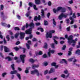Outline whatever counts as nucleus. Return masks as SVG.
Segmentation results:
<instances>
[{"mask_svg":"<svg viewBox=\"0 0 80 80\" xmlns=\"http://www.w3.org/2000/svg\"><path fill=\"white\" fill-rule=\"evenodd\" d=\"M50 53L51 52L49 51L48 53V55L49 57H51V53Z\"/></svg>","mask_w":80,"mask_h":80,"instance_id":"nucleus-45","label":"nucleus"},{"mask_svg":"<svg viewBox=\"0 0 80 80\" xmlns=\"http://www.w3.org/2000/svg\"><path fill=\"white\" fill-rule=\"evenodd\" d=\"M38 67H39L38 65H35L34 64V65H32V68H33V69H35V68H38Z\"/></svg>","mask_w":80,"mask_h":80,"instance_id":"nucleus-23","label":"nucleus"},{"mask_svg":"<svg viewBox=\"0 0 80 80\" xmlns=\"http://www.w3.org/2000/svg\"><path fill=\"white\" fill-rule=\"evenodd\" d=\"M34 3L36 5H39L41 3L40 0H35Z\"/></svg>","mask_w":80,"mask_h":80,"instance_id":"nucleus-12","label":"nucleus"},{"mask_svg":"<svg viewBox=\"0 0 80 80\" xmlns=\"http://www.w3.org/2000/svg\"><path fill=\"white\" fill-rule=\"evenodd\" d=\"M65 43V41H61L60 42V43L61 44H62Z\"/></svg>","mask_w":80,"mask_h":80,"instance_id":"nucleus-58","label":"nucleus"},{"mask_svg":"<svg viewBox=\"0 0 80 80\" xmlns=\"http://www.w3.org/2000/svg\"><path fill=\"white\" fill-rule=\"evenodd\" d=\"M53 39L54 41V43H55L56 44H58V42H57V40H56L54 38H53Z\"/></svg>","mask_w":80,"mask_h":80,"instance_id":"nucleus-49","label":"nucleus"},{"mask_svg":"<svg viewBox=\"0 0 80 80\" xmlns=\"http://www.w3.org/2000/svg\"><path fill=\"white\" fill-rule=\"evenodd\" d=\"M41 13L42 16L43 17H45V12H44V11L43 9H42L41 10Z\"/></svg>","mask_w":80,"mask_h":80,"instance_id":"nucleus-22","label":"nucleus"},{"mask_svg":"<svg viewBox=\"0 0 80 80\" xmlns=\"http://www.w3.org/2000/svg\"><path fill=\"white\" fill-rule=\"evenodd\" d=\"M69 52H72V50H73V48H69Z\"/></svg>","mask_w":80,"mask_h":80,"instance_id":"nucleus-60","label":"nucleus"},{"mask_svg":"<svg viewBox=\"0 0 80 80\" xmlns=\"http://www.w3.org/2000/svg\"><path fill=\"white\" fill-rule=\"evenodd\" d=\"M35 54L36 56L38 55H42L43 54V52H42L40 51L38 53L36 52Z\"/></svg>","mask_w":80,"mask_h":80,"instance_id":"nucleus-20","label":"nucleus"},{"mask_svg":"<svg viewBox=\"0 0 80 80\" xmlns=\"http://www.w3.org/2000/svg\"><path fill=\"white\" fill-rule=\"evenodd\" d=\"M11 68L12 69V70H15V65L14 64H12L11 65Z\"/></svg>","mask_w":80,"mask_h":80,"instance_id":"nucleus-35","label":"nucleus"},{"mask_svg":"<svg viewBox=\"0 0 80 80\" xmlns=\"http://www.w3.org/2000/svg\"><path fill=\"white\" fill-rule=\"evenodd\" d=\"M32 32V29L31 28H29V29L26 30L25 31L26 33L28 35H31Z\"/></svg>","mask_w":80,"mask_h":80,"instance_id":"nucleus-5","label":"nucleus"},{"mask_svg":"<svg viewBox=\"0 0 80 80\" xmlns=\"http://www.w3.org/2000/svg\"><path fill=\"white\" fill-rule=\"evenodd\" d=\"M17 77L19 78V80H21V76L20 74L19 73H17L16 74Z\"/></svg>","mask_w":80,"mask_h":80,"instance_id":"nucleus-26","label":"nucleus"},{"mask_svg":"<svg viewBox=\"0 0 80 80\" xmlns=\"http://www.w3.org/2000/svg\"><path fill=\"white\" fill-rule=\"evenodd\" d=\"M26 57L25 55H20V58L23 63L25 62V58Z\"/></svg>","mask_w":80,"mask_h":80,"instance_id":"nucleus-4","label":"nucleus"},{"mask_svg":"<svg viewBox=\"0 0 80 80\" xmlns=\"http://www.w3.org/2000/svg\"><path fill=\"white\" fill-rule=\"evenodd\" d=\"M4 52L6 53H7V52H10V50L9 49L5 46H4Z\"/></svg>","mask_w":80,"mask_h":80,"instance_id":"nucleus-10","label":"nucleus"},{"mask_svg":"<svg viewBox=\"0 0 80 80\" xmlns=\"http://www.w3.org/2000/svg\"><path fill=\"white\" fill-rule=\"evenodd\" d=\"M69 75H70V73H68L67 76H65V74H62L61 75V77H62V78H68V77H69Z\"/></svg>","mask_w":80,"mask_h":80,"instance_id":"nucleus-14","label":"nucleus"},{"mask_svg":"<svg viewBox=\"0 0 80 80\" xmlns=\"http://www.w3.org/2000/svg\"><path fill=\"white\" fill-rule=\"evenodd\" d=\"M42 58H47V54H44L42 55Z\"/></svg>","mask_w":80,"mask_h":80,"instance_id":"nucleus-41","label":"nucleus"},{"mask_svg":"<svg viewBox=\"0 0 80 80\" xmlns=\"http://www.w3.org/2000/svg\"><path fill=\"white\" fill-rule=\"evenodd\" d=\"M32 41L33 42H35V41H37V39L35 38H34L33 39H32Z\"/></svg>","mask_w":80,"mask_h":80,"instance_id":"nucleus-62","label":"nucleus"},{"mask_svg":"<svg viewBox=\"0 0 80 80\" xmlns=\"http://www.w3.org/2000/svg\"><path fill=\"white\" fill-rule=\"evenodd\" d=\"M45 45L43 47V48H45V49H47V47H48V45L47 44V43L46 42H45L44 43Z\"/></svg>","mask_w":80,"mask_h":80,"instance_id":"nucleus-27","label":"nucleus"},{"mask_svg":"<svg viewBox=\"0 0 80 80\" xmlns=\"http://www.w3.org/2000/svg\"><path fill=\"white\" fill-rule=\"evenodd\" d=\"M0 8L2 10H3V8H4V6H3V5H1Z\"/></svg>","mask_w":80,"mask_h":80,"instance_id":"nucleus-43","label":"nucleus"},{"mask_svg":"<svg viewBox=\"0 0 80 80\" xmlns=\"http://www.w3.org/2000/svg\"><path fill=\"white\" fill-rule=\"evenodd\" d=\"M26 47L28 50H29L30 49V45L29 44L26 43Z\"/></svg>","mask_w":80,"mask_h":80,"instance_id":"nucleus-38","label":"nucleus"},{"mask_svg":"<svg viewBox=\"0 0 80 80\" xmlns=\"http://www.w3.org/2000/svg\"><path fill=\"white\" fill-rule=\"evenodd\" d=\"M48 51H49L51 53H52V54H53V53H54L55 52V50H51V49L50 48L49 49Z\"/></svg>","mask_w":80,"mask_h":80,"instance_id":"nucleus-18","label":"nucleus"},{"mask_svg":"<svg viewBox=\"0 0 80 80\" xmlns=\"http://www.w3.org/2000/svg\"><path fill=\"white\" fill-rule=\"evenodd\" d=\"M28 5L29 7H32L33 6V3L32 2H29L28 3Z\"/></svg>","mask_w":80,"mask_h":80,"instance_id":"nucleus-24","label":"nucleus"},{"mask_svg":"<svg viewBox=\"0 0 80 80\" xmlns=\"http://www.w3.org/2000/svg\"><path fill=\"white\" fill-rule=\"evenodd\" d=\"M29 61L30 62H31V63H34L35 60H33V59L32 58H30L29 59Z\"/></svg>","mask_w":80,"mask_h":80,"instance_id":"nucleus-25","label":"nucleus"},{"mask_svg":"<svg viewBox=\"0 0 80 80\" xmlns=\"http://www.w3.org/2000/svg\"><path fill=\"white\" fill-rule=\"evenodd\" d=\"M73 18H76V16H75V13H73L72 15Z\"/></svg>","mask_w":80,"mask_h":80,"instance_id":"nucleus-55","label":"nucleus"},{"mask_svg":"<svg viewBox=\"0 0 80 80\" xmlns=\"http://www.w3.org/2000/svg\"><path fill=\"white\" fill-rule=\"evenodd\" d=\"M61 9V8L58 7V8L57 9H55L54 8L53 9V12L54 13H57V12H59L60 10V9Z\"/></svg>","mask_w":80,"mask_h":80,"instance_id":"nucleus-9","label":"nucleus"},{"mask_svg":"<svg viewBox=\"0 0 80 80\" xmlns=\"http://www.w3.org/2000/svg\"><path fill=\"white\" fill-rule=\"evenodd\" d=\"M65 48H66V45H63L62 48V50H65Z\"/></svg>","mask_w":80,"mask_h":80,"instance_id":"nucleus-36","label":"nucleus"},{"mask_svg":"<svg viewBox=\"0 0 80 80\" xmlns=\"http://www.w3.org/2000/svg\"><path fill=\"white\" fill-rule=\"evenodd\" d=\"M37 20H38V17L37 16H35V17L34 18V21H37Z\"/></svg>","mask_w":80,"mask_h":80,"instance_id":"nucleus-51","label":"nucleus"},{"mask_svg":"<svg viewBox=\"0 0 80 80\" xmlns=\"http://www.w3.org/2000/svg\"><path fill=\"white\" fill-rule=\"evenodd\" d=\"M62 61H63L66 64H67V61H66V60L63 59H62Z\"/></svg>","mask_w":80,"mask_h":80,"instance_id":"nucleus-44","label":"nucleus"},{"mask_svg":"<svg viewBox=\"0 0 80 80\" xmlns=\"http://www.w3.org/2000/svg\"><path fill=\"white\" fill-rule=\"evenodd\" d=\"M25 27H26V26H23L22 28V30H23V31H24L25 30Z\"/></svg>","mask_w":80,"mask_h":80,"instance_id":"nucleus-54","label":"nucleus"},{"mask_svg":"<svg viewBox=\"0 0 80 80\" xmlns=\"http://www.w3.org/2000/svg\"><path fill=\"white\" fill-rule=\"evenodd\" d=\"M55 69L52 68L50 69L49 71V73H53L55 72Z\"/></svg>","mask_w":80,"mask_h":80,"instance_id":"nucleus-15","label":"nucleus"},{"mask_svg":"<svg viewBox=\"0 0 80 80\" xmlns=\"http://www.w3.org/2000/svg\"><path fill=\"white\" fill-rule=\"evenodd\" d=\"M14 30H15L17 31V30H20V28L18 27H15L14 28Z\"/></svg>","mask_w":80,"mask_h":80,"instance_id":"nucleus-39","label":"nucleus"},{"mask_svg":"<svg viewBox=\"0 0 80 80\" xmlns=\"http://www.w3.org/2000/svg\"><path fill=\"white\" fill-rule=\"evenodd\" d=\"M73 36L72 35L70 36L68 38V43L70 44H71V43L72 44V47H75V44H76V42H77L78 40V39L76 38L75 39V40L73 39Z\"/></svg>","mask_w":80,"mask_h":80,"instance_id":"nucleus-1","label":"nucleus"},{"mask_svg":"<svg viewBox=\"0 0 80 80\" xmlns=\"http://www.w3.org/2000/svg\"><path fill=\"white\" fill-rule=\"evenodd\" d=\"M6 75H7V73L4 72L2 74V77H4Z\"/></svg>","mask_w":80,"mask_h":80,"instance_id":"nucleus-50","label":"nucleus"},{"mask_svg":"<svg viewBox=\"0 0 80 80\" xmlns=\"http://www.w3.org/2000/svg\"><path fill=\"white\" fill-rule=\"evenodd\" d=\"M2 26H4V27H6L7 26V24L5 22H2Z\"/></svg>","mask_w":80,"mask_h":80,"instance_id":"nucleus-48","label":"nucleus"},{"mask_svg":"<svg viewBox=\"0 0 80 80\" xmlns=\"http://www.w3.org/2000/svg\"><path fill=\"white\" fill-rule=\"evenodd\" d=\"M60 7L61 9L60 10H61L62 12L63 13H64V12H66V8H62V7Z\"/></svg>","mask_w":80,"mask_h":80,"instance_id":"nucleus-13","label":"nucleus"},{"mask_svg":"<svg viewBox=\"0 0 80 80\" xmlns=\"http://www.w3.org/2000/svg\"><path fill=\"white\" fill-rule=\"evenodd\" d=\"M38 20H41V17L40 15H39L38 17Z\"/></svg>","mask_w":80,"mask_h":80,"instance_id":"nucleus-57","label":"nucleus"},{"mask_svg":"<svg viewBox=\"0 0 80 80\" xmlns=\"http://www.w3.org/2000/svg\"><path fill=\"white\" fill-rule=\"evenodd\" d=\"M70 30V27H68L67 28V30L68 32H69Z\"/></svg>","mask_w":80,"mask_h":80,"instance_id":"nucleus-56","label":"nucleus"},{"mask_svg":"<svg viewBox=\"0 0 80 80\" xmlns=\"http://www.w3.org/2000/svg\"><path fill=\"white\" fill-rule=\"evenodd\" d=\"M62 17H64V18H67V15H65L63 13H62L60 16L58 17V18L60 20H62Z\"/></svg>","mask_w":80,"mask_h":80,"instance_id":"nucleus-3","label":"nucleus"},{"mask_svg":"<svg viewBox=\"0 0 80 80\" xmlns=\"http://www.w3.org/2000/svg\"><path fill=\"white\" fill-rule=\"evenodd\" d=\"M0 18H2V20H5V18H6V17L4 15V12H1V16H0Z\"/></svg>","mask_w":80,"mask_h":80,"instance_id":"nucleus-7","label":"nucleus"},{"mask_svg":"<svg viewBox=\"0 0 80 80\" xmlns=\"http://www.w3.org/2000/svg\"><path fill=\"white\" fill-rule=\"evenodd\" d=\"M33 8L35 10H38V8H37V5H36L34 4L33 5Z\"/></svg>","mask_w":80,"mask_h":80,"instance_id":"nucleus-29","label":"nucleus"},{"mask_svg":"<svg viewBox=\"0 0 80 80\" xmlns=\"http://www.w3.org/2000/svg\"><path fill=\"white\" fill-rule=\"evenodd\" d=\"M30 11H29L28 12H27V13L26 14V16L27 17H29L30 16Z\"/></svg>","mask_w":80,"mask_h":80,"instance_id":"nucleus-31","label":"nucleus"},{"mask_svg":"<svg viewBox=\"0 0 80 80\" xmlns=\"http://www.w3.org/2000/svg\"><path fill=\"white\" fill-rule=\"evenodd\" d=\"M64 72L66 74H67L68 73V70H66L64 71Z\"/></svg>","mask_w":80,"mask_h":80,"instance_id":"nucleus-61","label":"nucleus"},{"mask_svg":"<svg viewBox=\"0 0 80 80\" xmlns=\"http://www.w3.org/2000/svg\"><path fill=\"white\" fill-rule=\"evenodd\" d=\"M18 73L17 71L15 70L13 71H11L10 73L12 75H13V74H16V73Z\"/></svg>","mask_w":80,"mask_h":80,"instance_id":"nucleus-16","label":"nucleus"},{"mask_svg":"<svg viewBox=\"0 0 80 80\" xmlns=\"http://www.w3.org/2000/svg\"><path fill=\"white\" fill-rule=\"evenodd\" d=\"M72 53L71 51H68V56H70V55H72Z\"/></svg>","mask_w":80,"mask_h":80,"instance_id":"nucleus-42","label":"nucleus"},{"mask_svg":"<svg viewBox=\"0 0 80 80\" xmlns=\"http://www.w3.org/2000/svg\"><path fill=\"white\" fill-rule=\"evenodd\" d=\"M68 3H70V4H72V3H73V1L72 0H71L70 1H69L68 2Z\"/></svg>","mask_w":80,"mask_h":80,"instance_id":"nucleus-63","label":"nucleus"},{"mask_svg":"<svg viewBox=\"0 0 80 80\" xmlns=\"http://www.w3.org/2000/svg\"><path fill=\"white\" fill-rule=\"evenodd\" d=\"M5 59L6 60L8 59V61L9 62H10V61H12V58H11L9 56L6 57L5 58Z\"/></svg>","mask_w":80,"mask_h":80,"instance_id":"nucleus-17","label":"nucleus"},{"mask_svg":"<svg viewBox=\"0 0 80 80\" xmlns=\"http://www.w3.org/2000/svg\"><path fill=\"white\" fill-rule=\"evenodd\" d=\"M52 21H53V24L54 25H56L57 23L55 22V19L54 18L53 19Z\"/></svg>","mask_w":80,"mask_h":80,"instance_id":"nucleus-37","label":"nucleus"},{"mask_svg":"<svg viewBox=\"0 0 80 80\" xmlns=\"http://www.w3.org/2000/svg\"><path fill=\"white\" fill-rule=\"evenodd\" d=\"M58 55H59V56H62V55H63V53L62 52L58 53Z\"/></svg>","mask_w":80,"mask_h":80,"instance_id":"nucleus-52","label":"nucleus"},{"mask_svg":"<svg viewBox=\"0 0 80 80\" xmlns=\"http://www.w3.org/2000/svg\"><path fill=\"white\" fill-rule=\"evenodd\" d=\"M48 5L49 6H51L52 5V2L51 1H49L48 3Z\"/></svg>","mask_w":80,"mask_h":80,"instance_id":"nucleus-46","label":"nucleus"},{"mask_svg":"<svg viewBox=\"0 0 80 80\" xmlns=\"http://www.w3.org/2000/svg\"><path fill=\"white\" fill-rule=\"evenodd\" d=\"M25 33L23 32H20V38L21 39V40H23V39H24V38H25Z\"/></svg>","mask_w":80,"mask_h":80,"instance_id":"nucleus-6","label":"nucleus"},{"mask_svg":"<svg viewBox=\"0 0 80 80\" xmlns=\"http://www.w3.org/2000/svg\"><path fill=\"white\" fill-rule=\"evenodd\" d=\"M75 53L76 54H77L78 55H80V49H78L77 50H76V52H75Z\"/></svg>","mask_w":80,"mask_h":80,"instance_id":"nucleus-19","label":"nucleus"},{"mask_svg":"<svg viewBox=\"0 0 80 80\" xmlns=\"http://www.w3.org/2000/svg\"><path fill=\"white\" fill-rule=\"evenodd\" d=\"M25 73H28V72H29L28 71V70H27V69H26L25 70Z\"/></svg>","mask_w":80,"mask_h":80,"instance_id":"nucleus-64","label":"nucleus"},{"mask_svg":"<svg viewBox=\"0 0 80 80\" xmlns=\"http://www.w3.org/2000/svg\"><path fill=\"white\" fill-rule=\"evenodd\" d=\"M52 33H48V32H47L46 34V35L45 37L47 38H51L52 37Z\"/></svg>","mask_w":80,"mask_h":80,"instance_id":"nucleus-8","label":"nucleus"},{"mask_svg":"<svg viewBox=\"0 0 80 80\" xmlns=\"http://www.w3.org/2000/svg\"><path fill=\"white\" fill-rule=\"evenodd\" d=\"M29 27H30V28H31V29H33V28H34V27H35V25H34V23H33L32 22L29 24Z\"/></svg>","mask_w":80,"mask_h":80,"instance_id":"nucleus-11","label":"nucleus"},{"mask_svg":"<svg viewBox=\"0 0 80 80\" xmlns=\"http://www.w3.org/2000/svg\"><path fill=\"white\" fill-rule=\"evenodd\" d=\"M74 23V20H71V22H70V23L71 25H72V24H73Z\"/></svg>","mask_w":80,"mask_h":80,"instance_id":"nucleus-59","label":"nucleus"},{"mask_svg":"<svg viewBox=\"0 0 80 80\" xmlns=\"http://www.w3.org/2000/svg\"><path fill=\"white\" fill-rule=\"evenodd\" d=\"M44 25H45V26L48 25V22L47 21L44 20Z\"/></svg>","mask_w":80,"mask_h":80,"instance_id":"nucleus-21","label":"nucleus"},{"mask_svg":"<svg viewBox=\"0 0 80 80\" xmlns=\"http://www.w3.org/2000/svg\"><path fill=\"white\" fill-rule=\"evenodd\" d=\"M31 73L32 75H34V74H35V73H37V76L38 77L39 76L40 73H39V72H38V71L37 69H35L33 71H32L31 72Z\"/></svg>","mask_w":80,"mask_h":80,"instance_id":"nucleus-2","label":"nucleus"},{"mask_svg":"<svg viewBox=\"0 0 80 80\" xmlns=\"http://www.w3.org/2000/svg\"><path fill=\"white\" fill-rule=\"evenodd\" d=\"M18 35H19V33L18 32L16 33L15 35V37L16 38H18Z\"/></svg>","mask_w":80,"mask_h":80,"instance_id":"nucleus-32","label":"nucleus"},{"mask_svg":"<svg viewBox=\"0 0 80 80\" xmlns=\"http://www.w3.org/2000/svg\"><path fill=\"white\" fill-rule=\"evenodd\" d=\"M57 65V63L56 62H53L51 64V65L52 66V67H55V65Z\"/></svg>","mask_w":80,"mask_h":80,"instance_id":"nucleus-33","label":"nucleus"},{"mask_svg":"<svg viewBox=\"0 0 80 80\" xmlns=\"http://www.w3.org/2000/svg\"><path fill=\"white\" fill-rule=\"evenodd\" d=\"M10 35H8L6 36V38L7 39V41L8 42H9V41H10V37H9Z\"/></svg>","mask_w":80,"mask_h":80,"instance_id":"nucleus-28","label":"nucleus"},{"mask_svg":"<svg viewBox=\"0 0 80 80\" xmlns=\"http://www.w3.org/2000/svg\"><path fill=\"white\" fill-rule=\"evenodd\" d=\"M48 71L47 69L46 70V71H45L44 72V75H46V74H47V73H48Z\"/></svg>","mask_w":80,"mask_h":80,"instance_id":"nucleus-53","label":"nucleus"},{"mask_svg":"<svg viewBox=\"0 0 80 80\" xmlns=\"http://www.w3.org/2000/svg\"><path fill=\"white\" fill-rule=\"evenodd\" d=\"M51 46L52 48H55V44L52 43L51 44Z\"/></svg>","mask_w":80,"mask_h":80,"instance_id":"nucleus-34","label":"nucleus"},{"mask_svg":"<svg viewBox=\"0 0 80 80\" xmlns=\"http://www.w3.org/2000/svg\"><path fill=\"white\" fill-rule=\"evenodd\" d=\"M50 12L48 13L47 15V16L48 18H50Z\"/></svg>","mask_w":80,"mask_h":80,"instance_id":"nucleus-47","label":"nucleus"},{"mask_svg":"<svg viewBox=\"0 0 80 80\" xmlns=\"http://www.w3.org/2000/svg\"><path fill=\"white\" fill-rule=\"evenodd\" d=\"M13 49H14V50H15L16 51H18V50H19V48H18V47H17L14 48Z\"/></svg>","mask_w":80,"mask_h":80,"instance_id":"nucleus-40","label":"nucleus"},{"mask_svg":"<svg viewBox=\"0 0 80 80\" xmlns=\"http://www.w3.org/2000/svg\"><path fill=\"white\" fill-rule=\"evenodd\" d=\"M3 48H4V46H3V45H1L0 46V51H2Z\"/></svg>","mask_w":80,"mask_h":80,"instance_id":"nucleus-30","label":"nucleus"}]
</instances>
